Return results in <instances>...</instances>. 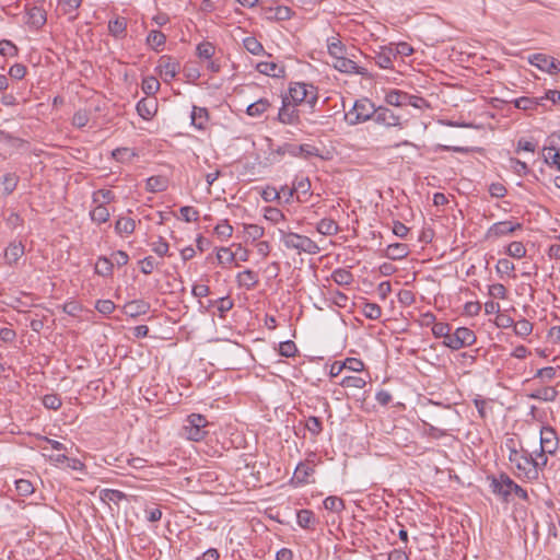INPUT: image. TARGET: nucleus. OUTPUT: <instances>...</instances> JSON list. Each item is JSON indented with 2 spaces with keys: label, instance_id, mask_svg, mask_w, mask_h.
Instances as JSON below:
<instances>
[{
  "label": "nucleus",
  "instance_id": "1",
  "mask_svg": "<svg viewBox=\"0 0 560 560\" xmlns=\"http://www.w3.org/2000/svg\"><path fill=\"white\" fill-rule=\"evenodd\" d=\"M505 446L509 450V460L517 470V477L529 481L537 480L536 470L530 468V454L526 450L517 451L514 439H508Z\"/></svg>",
  "mask_w": 560,
  "mask_h": 560
},
{
  "label": "nucleus",
  "instance_id": "2",
  "mask_svg": "<svg viewBox=\"0 0 560 560\" xmlns=\"http://www.w3.org/2000/svg\"><path fill=\"white\" fill-rule=\"evenodd\" d=\"M278 233L280 241L288 249H294L299 254L305 253L308 255H316L320 252L319 246L308 236L282 229H278Z\"/></svg>",
  "mask_w": 560,
  "mask_h": 560
},
{
  "label": "nucleus",
  "instance_id": "3",
  "mask_svg": "<svg viewBox=\"0 0 560 560\" xmlns=\"http://www.w3.org/2000/svg\"><path fill=\"white\" fill-rule=\"evenodd\" d=\"M385 102L387 105L395 107L412 106L418 109L429 108L428 101L418 95H411L405 91L392 89L385 94Z\"/></svg>",
  "mask_w": 560,
  "mask_h": 560
},
{
  "label": "nucleus",
  "instance_id": "4",
  "mask_svg": "<svg viewBox=\"0 0 560 560\" xmlns=\"http://www.w3.org/2000/svg\"><path fill=\"white\" fill-rule=\"evenodd\" d=\"M283 97H289V102L298 106L305 103L313 108L318 101L316 89L302 82L292 83L289 93Z\"/></svg>",
  "mask_w": 560,
  "mask_h": 560
},
{
  "label": "nucleus",
  "instance_id": "5",
  "mask_svg": "<svg viewBox=\"0 0 560 560\" xmlns=\"http://www.w3.org/2000/svg\"><path fill=\"white\" fill-rule=\"evenodd\" d=\"M376 107L369 98L357 100L352 108L346 113L345 119L351 126L368 121L374 118Z\"/></svg>",
  "mask_w": 560,
  "mask_h": 560
},
{
  "label": "nucleus",
  "instance_id": "6",
  "mask_svg": "<svg viewBox=\"0 0 560 560\" xmlns=\"http://www.w3.org/2000/svg\"><path fill=\"white\" fill-rule=\"evenodd\" d=\"M209 422L205 416L200 413H191L187 417L186 423L183 427V436L187 440L199 442L203 440L208 433L206 428Z\"/></svg>",
  "mask_w": 560,
  "mask_h": 560
},
{
  "label": "nucleus",
  "instance_id": "7",
  "mask_svg": "<svg viewBox=\"0 0 560 560\" xmlns=\"http://www.w3.org/2000/svg\"><path fill=\"white\" fill-rule=\"evenodd\" d=\"M277 153L279 155H290L293 158H303V159H310L313 156H319L320 150L316 148L315 145L305 143V144H294V143H283L277 149Z\"/></svg>",
  "mask_w": 560,
  "mask_h": 560
},
{
  "label": "nucleus",
  "instance_id": "8",
  "mask_svg": "<svg viewBox=\"0 0 560 560\" xmlns=\"http://www.w3.org/2000/svg\"><path fill=\"white\" fill-rule=\"evenodd\" d=\"M476 339L477 337L471 329L458 327L448 338V342H443V345L452 350H459L474 345Z\"/></svg>",
  "mask_w": 560,
  "mask_h": 560
},
{
  "label": "nucleus",
  "instance_id": "9",
  "mask_svg": "<svg viewBox=\"0 0 560 560\" xmlns=\"http://www.w3.org/2000/svg\"><path fill=\"white\" fill-rule=\"evenodd\" d=\"M180 70V63L172 56L163 55L158 60L156 71L164 82H171Z\"/></svg>",
  "mask_w": 560,
  "mask_h": 560
},
{
  "label": "nucleus",
  "instance_id": "10",
  "mask_svg": "<svg viewBox=\"0 0 560 560\" xmlns=\"http://www.w3.org/2000/svg\"><path fill=\"white\" fill-rule=\"evenodd\" d=\"M528 61L532 66L549 74L557 75L560 72V62L556 58L545 54H534L528 57Z\"/></svg>",
  "mask_w": 560,
  "mask_h": 560
},
{
  "label": "nucleus",
  "instance_id": "11",
  "mask_svg": "<svg viewBox=\"0 0 560 560\" xmlns=\"http://www.w3.org/2000/svg\"><path fill=\"white\" fill-rule=\"evenodd\" d=\"M556 138H560V131L552 133L548 138V145L544 147L542 155L547 165L556 167L558 171H560V149L558 148L560 143L556 141Z\"/></svg>",
  "mask_w": 560,
  "mask_h": 560
},
{
  "label": "nucleus",
  "instance_id": "12",
  "mask_svg": "<svg viewBox=\"0 0 560 560\" xmlns=\"http://www.w3.org/2000/svg\"><path fill=\"white\" fill-rule=\"evenodd\" d=\"M522 224L513 221H501L493 223L488 231L486 232L487 240H495L509 234L514 233L515 231L522 230Z\"/></svg>",
  "mask_w": 560,
  "mask_h": 560
},
{
  "label": "nucleus",
  "instance_id": "13",
  "mask_svg": "<svg viewBox=\"0 0 560 560\" xmlns=\"http://www.w3.org/2000/svg\"><path fill=\"white\" fill-rule=\"evenodd\" d=\"M513 480L506 475L501 474L499 477H492L490 488L494 494L502 498L504 502H509L512 493Z\"/></svg>",
  "mask_w": 560,
  "mask_h": 560
},
{
  "label": "nucleus",
  "instance_id": "14",
  "mask_svg": "<svg viewBox=\"0 0 560 560\" xmlns=\"http://www.w3.org/2000/svg\"><path fill=\"white\" fill-rule=\"evenodd\" d=\"M559 447V439L557 432L551 427H542L540 430V448L541 452H548L549 455H555Z\"/></svg>",
  "mask_w": 560,
  "mask_h": 560
},
{
  "label": "nucleus",
  "instance_id": "15",
  "mask_svg": "<svg viewBox=\"0 0 560 560\" xmlns=\"http://www.w3.org/2000/svg\"><path fill=\"white\" fill-rule=\"evenodd\" d=\"M373 120L377 125H382L385 127H399L402 128L400 116L396 115L392 109L385 106H378L375 109Z\"/></svg>",
  "mask_w": 560,
  "mask_h": 560
},
{
  "label": "nucleus",
  "instance_id": "16",
  "mask_svg": "<svg viewBox=\"0 0 560 560\" xmlns=\"http://www.w3.org/2000/svg\"><path fill=\"white\" fill-rule=\"evenodd\" d=\"M278 119L287 125L300 124L299 110L294 104L289 102V97H282V106L279 109Z\"/></svg>",
  "mask_w": 560,
  "mask_h": 560
},
{
  "label": "nucleus",
  "instance_id": "17",
  "mask_svg": "<svg viewBox=\"0 0 560 560\" xmlns=\"http://www.w3.org/2000/svg\"><path fill=\"white\" fill-rule=\"evenodd\" d=\"M334 68L343 73H355L366 75L368 70L363 67H359L353 60L346 58L343 55L334 59Z\"/></svg>",
  "mask_w": 560,
  "mask_h": 560
},
{
  "label": "nucleus",
  "instance_id": "18",
  "mask_svg": "<svg viewBox=\"0 0 560 560\" xmlns=\"http://www.w3.org/2000/svg\"><path fill=\"white\" fill-rule=\"evenodd\" d=\"M20 176L15 172H7L0 177V198L10 196L18 187Z\"/></svg>",
  "mask_w": 560,
  "mask_h": 560
},
{
  "label": "nucleus",
  "instance_id": "19",
  "mask_svg": "<svg viewBox=\"0 0 560 560\" xmlns=\"http://www.w3.org/2000/svg\"><path fill=\"white\" fill-rule=\"evenodd\" d=\"M139 116L145 120L151 119L158 112V101L155 97L141 98L136 106Z\"/></svg>",
  "mask_w": 560,
  "mask_h": 560
},
{
  "label": "nucleus",
  "instance_id": "20",
  "mask_svg": "<svg viewBox=\"0 0 560 560\" xmlns=\"http://www.w3.org/2000/svg\"><path fill=\"white\" fill-rule=\"evenodd\" d=\"M25 247L21 241L11 242L4 252V259L9 266H15L23 257Z\"/></svg>",
  "mask_w": 560,
  "mask_h": 560
},
{
  "label": "nucleus",
  "instance_id": "21",
  "mask_svg": "<svg viewBox=\"0 0 560 560\" xmlns=\"http://www.w3.org/2000/svg\"><path fill=\"white\" fill-rule=\"evenodd\" d=\"M47 21V14L46 11L38 7L33 5L27 10V25L34 30L42 28Z\"/></svg>",
  "mask_w": 560,
  "mask_h": 560
},
{
  "label": "nucleus",
  "instance_id": "22",
  "mask_svg": "<svg viewBox=\"0 0 560 560\" xmlns=\"http://www.w3.org/2000/svg\"><path fill=\"white\" fill-rule=\"evenodd\" d=\"M314 460L306 459L300 463L294 470V480L299 485L310 483V477L314 474Z\"/></svg>",
  "mask_w": 560,
  "mask_h": 560
},
{
  "label": "nucleus",
  "instance_id": "23",
  "mask_svg": "<svg viewBox=\"0 0 560 560\" xmlns=\"http://www.w3.org/2000/svg\"><path fill=\"white\" fill-rule=\"evenodd\" d=\"M396 59L393 45L383 46L378 51L375 52V63L382 69L393 68V61Z\"/></svg>",
  "mask_w": 560,
  "mask_h": 560
},
{
  "label": "nucleus",
  "instance_id": "24",
  "mask_svg": "<svg viewBox=\"0 0 560 560\" xmlns=\"http://www.w3.org/2000/svg\"><path fill=\"white\" fill-rule=\"evenodd\" d=\"M256 70L272 78H284L285 67L273 61H261L256 66Z\"/></svg>",
  "mask_w": 560,
  "mask_h": 560
},
{
  "label": "nucleus",
  "instance_id": "25",
  "mask_svg": "<svg viewBox=\"0 0 560 560\" xmlns=\"http://www.w3.org/2000/svg\"><path fill=\"white\" fill-rule=\"evenodd\" d=\"M149 310L150 304L143 300H133L124 305V313L132 318L147 314Z\"/></svg>",
  "mask_w": 560,
  "mask_h": 560
},
{
  "label": "nucleus",
  "instance_id": "26",
  "mask_svg": "<svg viewBox=\"0 0 560 560\" xmlns=\"http://www.w3.org/2000/svg\"><path fill=\"white\" fill-rule=\"evenodd\" d=\"M190 118L192 126L199 130H203L209 120V113L205 107L192 106Z\"/></svg>",
  "mask_w": 560,
  "mask_h": 560
},
{
  "label": "nucleus",
  "instance_id": "27",
  "mask_svg": "<svg viewBox=\"0 0 560 560\" xmlns=\"http://www.w3.org/2000/svg\"><path fill=\"white\" fill-rule=\"evenodd\" d=\"M236 279L238 281V284L241 287L246 288L247 290L254 289L259 282L257 272H255L250 269H246V270L240 272L236 276Z\"/></svg>",
  "mask_w": 560,
  "mask_h": 560
},
{
  "label": "nucleus",
  "instance_id": "28",
  "mask_svg": "<svg viewBox=\"0 0 560 560\" xmlns=\"http://www.w3.org/2000/svg\"><path fill=\"white\" fill-rule=\"evenodd\" d=\"M108 32L115 38H124L127 34V20L125 18H116L108 22Z\"/></svg>",
  "mask_w": 560,
  "mask_h": 560
},
{
  "label": "nucleus",
  "instance_id": "29",
  "mask_svg": "<svg viewBox=\"0 0 560 560\" xmlns=\"http://www.w3.org/2000/svg\"><path fill=\"white\" fill-rule=\"evenodd\" d=\"M558 396V390L556 387L546 386L542 388H538L533 393L528 394V397L532 399L542 400V401H553Z\"/></svg>",
  "mask_w": 560,
  "mask_h": 560
},
{
  "label": "nucleus",
  "instance_id": "30",
  "mask_svg": "<svg viewBox=\"0 0 560 560\" xmlns=\"http://www.w3.org/2000/svg\"><path fill=\"white\" fill-rule=\"evenodd\" d=\"M409 254L408 246L402 243H394L387 246L386 257L392 260H399L407 257Z\"/></svg>",
  "mask_w": 560,
  "mask_h": 560
},
{
  "label": "nucleus",
  "instance_id": "31",
  "mask_svg": "<svg viewBox=\"0 0 560 560\" xmlns=\"http://www.w3.org/2000/svg\"><path fill=\"white\" fill-rule=\"evenodd\" d=\"M542 98L522 96L513 101L514 106L522 110H533L541 105Z\"/></svg>",
  "mask_w": 560,
  "mask_h": 560
},
{
  "label": "nucleus",
  "instance_id": "32",
  "mask_svg": "<svg viewBox=\"0 0 560 560\" xmlns=\"http://www.w3.org/2000/svg\"><path fill=\"white\" fill-rule=\"evenodd\" d=\"M316 230L322 235L331 236L338 233L339 226L335 220L325 218L317 223Z\"/></svg>",
  "mask_w": 560,
  "mask_h": 560
},
{
  "label": "nucleus",
  "instance_id": "33",
  "mask_svg": "<svg viewBox=\"0 0 560 560\" xmlns=\"http://www.w3.org/2000/svg\"><path fill=\"white\" fill-rule=\"evenodd\" d=\"M298 524L305 529L314 528L316 525V518L311 510H300L296 514Z\"/></svg>",
  "mask_w": 560,
  "mask_h": 560
},
{
  "label": "nucleus",
  "instance_id": "34",
  "mask_svg": "<svg viewBox=\"0 0 560 560\" xmlns=\"http://www.w3.org/2000/svg\"><path fill=\"white\" fill-rule=\"evenodd\" d=\"M548 452H541V448H539L538 452L535 453V457H533V455L530 454V457H529V462L530 463V468H534L536 470V475H537V479L539 478V471H542L545 469V467L547 466V463H548V457H547Z\"/></svg>",
  "mask_w": 560,
  "mask_h": 560
},
{
  "label": "nucleus",
  "instance_id": "35",
  "mask_svg": "<svg viewBox=\"0 0 560 560\" xmlns=\"http://www.w3.org/2000/svg\"><path fill=\"white\" fill-rule=\"evenodd\" d=\"M167 188V179L163 176H151L145 182V189L150 192L164 191Z\"/></svg>",
  "mask_w": 560,
  "mask_h": 560
},
{
  "label": "nucleus",
  "instance_id": "36",
  "mask_svg": "<svg viewBox=\"0 0 560 560\" xmlns=\"http://www.w3.org/2000/svg\"><path fill=\"white\" fill-rule=\"evenodd\" d=\"M270 107V102L267 98H260L247 106L246 113L252 117L261 116Z\"/></svg>",
  "mask_w": 560,
  "mask_h": 560
},
{
  "label": "nucleus",
  "instance_id": "37",
  "mask_svg": "<svg viewBox=\"0 0 560 560\" xmlns=\"http://www.w3.org/2000/svg\"><path fill=\"white\" fill-rule=\"evenodd\" d=\"M114 262L105 256L98 257L95 264V272L103 277L112 276Z\"/></svg>",
  "mask_w": 560,
  "mask_h": 560
},
{
  "label": "nucleus",
  "instance_id": "38",
  "mask_svg": "<svg viewBox=\"0 0 560 560\" xmlns=\"http://www.w3.org/2000/svg\"><path fill=\"white\" fill-rule=\"evenodd\" d=\"M136 229V222L131 218L121 217L115 223V231L118 234H131Z\"/></svg>",
  "mask_w": 560,
  "mask_h": 560
},
{
  "label": "nucleus",
  "instance_id": "39",
  "mask_svg": "<svg viewBox=\"0 0 560 560\" xmlns=\"http://www.w3.org/2000/svg\"><path fill=\"white\" fill-rule=\"evenodd\" d=\"M331 279L339 285H349L353 281V275L343 268H338L332 271Z\"/></svg>",
  "mask_w": 560,
  "mask_h": 560
},
{
  "label": "nucleus",
  "instance_id": "40",
  "mask_svg": "<svg viewBox=\"0 0 560 560\" xmlns=\"http://www.w3.org/2000/svg\"><path fill=\"white\" fill-rule=\"evenodd\" d=\"M82 0H59V8L65 14L69 15L70 20L77 18L75 11L81 5Z\"/></svg>",
  "mask_w": 560,
  "mask_h": 560
},
{
  "label": "nucleus",
  "instance_id": "41",
  "mask_svg": "<svg viewBox=\"0 0 560 560\" xmlns=\"http://www.w3.org/2000/svg\"><path fill=\"white\" fill-rule=\"evenodd\" d=\"M90 217L93 222L102 224L108 221L109 211L103 203H100L90 212Z\"/></svg>",
  "mask_w": 560,
  "mask_h": 560
},
{
  "label": "nucleus",
  "instance_id": "42",
  "mask_svg": "<svg viewBox=\"0 0 560 560\" xmlns=\"http://www.w3.org/2000/svg\"><path fill=\"white\" fill-rule=\"evenodd\" d=\"M165 42L166 36L160 31L152 30L148 34L147 43L154 50H159L160 47L164 46Z\"/></svg>",
  "mask_w": 560,
  "mask_h": 560
},
{
  "label": "nucleus",
  "instance_id": "43",
  "mask_svg": "<svg viewBox=\"0 0 560 560\" xmlns=\"http://www.w3.org/2000/svg\"><path fill=\"white\" fill-rule=\"evenodd\" d=\"M196 51L199 58L210 60L215 52V46L205 40L197 45Z\"/></svg>",
  "mask_w": 560,
  "mask_h": 560
},
{
  "label": "nucleus",
  "instance_id": "44",
  "mask_svg": "<svg viewBox=\"0 0 560 560\" xmlns=\"http://www.w3.org/2000/svg\"><path fill=\"white\" fill-rule=\"evenodd\" d=\"M141 89L148 97H153V95L160 90V82L154 77H147L142 80Z\"/></svg>",
  "mask_w": 560,
  "mask_h": 560
},
{
  "label": "nucleus",
  "instance_id": "45",
  "mask_svg": "<svg viewBox=\"0 0 560 560\" xmlns=\"http://www.w3.org/2000/svg\"><path fill=\"white\" fill-rule=\"evenodd\" d=\"M432 334L435 338H443V342H448L451 338V326L447 323H435L432 326Z\"/></svg>",
  "mask_w": 560,
  "mask_h": 560
},
{
  "label": "nucleus",
  "instance_id": "46",
  "mask_svg": "<svg viewBox=\"0 0 560 560\" xmlns=\"http://www.w3.org/2000/svg\"><path fill=\"white\" fill-rule=\"evenodd\" d=\"M264 218L273 224L285 221L284 213L280 209L273 207H266L264 209Z\"/></svg>",
  "mask_w": 560,
  "mask_h": 560
},
{
  "label": "nucleus",
  "instance_id": "47",
  "mask_svg": "<svg viewBox=\"0 0 560 560\" xmlns=\"http://www.w3.org/2000/svg\"><path fill=\"white\" fill-rule=\"evenodd\" d=\"M513 329H514L515 335H517L518 337L525 338L532 334L533 324L529 320L522 318V319L517 320L516 323H514Z\"/></svg>",
  "mask_w": 560,
  "mask_h": 560
},
{
  "label": "nucleus",
  "instance_id": "48",
  "mask_svg": "<svg viewBox=\"0 0 560 560\" xmlns=\"http://www.w3.org/2000/svg\"><path fill=\"white\" fill-rule=\"evenodd\" d=\"M526 252V247L522 242H512L506 247V254L515 259L525 257Z\"/></svg>",
  "mask_w": 560,
  "mask_h": 560
},
{
  "label": "nucleus",
  "instance_id": "49",
  "mask_svg": "<svg viewBox=\"0 0 560 560\" xmlns=\"http://www.w3.org/2000/svg\"><path fill=\"white\" fill-rule=\"evenodd\" d=\"M101 499L104 502L118 503L126 498L125 493L115 489H103L100 493Z\"/></svg>",
  "mask_w": 560,
  "mask_h": 560
},
{
  "label": "nucleus",
  "instance_id": "50",
  "mask_svg": "<svg viewBox=\"0 0 560 560\" xmlns=\"http://www.w3.org/2000/svg\"><path fill=\"white\" fill-rule=\"evenodd\" d=\"M324 508L331 512H341L345 509V501L341 498L330 495L324 500Z\"/></svg>",
  "mask_w": 560,
  "mask_h": 560
},
{
  "label": "nucleus",
  "instance_id": "51",
  "mask_svg": "<svg viewBox=\"0 0 560 560\" xmlns=\"http://www.w3.org/2000/svg\"><path fill=\"white\" fill-rule=\"evenodd\" d=\"M363 315L369 319H378L382 316V308L376 303L365 302L362 308Z\"/></svg>",
  "mask_w": 560,
  "mask_h": 560
},
{
  "label": "nucleus",
  "instance_id": "52",
  "mask_svg": "<svg viewBox=\"0 0 560 560\" xmlns=\"http://www.w3.org/2000/svg\"><path fill=\"white\" fill-rule=\"evenodd\" d=\"M113 158L120 162L126 163L130 162L132 158H135L137 154L133 150L129 148H117L112 153Z\"/></svg>",
  "mask_w": 560,
  "mask_h": 560
},
{
  "label": "nucleus",
  "instance_id": "53",
  "mask_svg": "<svg viewBox=\"0 0 560 560\" xmlns=\"http://www.w3.org/2000/svg\"><path fill=\"white\" fill-rule=\"evenodd\" d=\"M211 304L217 305L219 316L221 318H223L225 316V313L229 312L234 305V303L230 296L219 298L218 300H215L213 302L211 301Z\"/></svg>",
  "mask_w": 560,
  "mask_h": 560
},
{
  "label": "nucleus",
  "instance_id": "54",
  "mask_svg": "<svg viewBox=\"0 0 560 560\" xmlns=\"http://www.w3.org/2000/svg\"><path fill=\"white\" fill-rule=\"evenodd\" d=\"M305 429L313 435L317 436L323 431V424L319 418L311 416L305 421Z\"/></svg>",
  "mask_w": 560,
  "mask_h": 560
},
{
  "label": "nucleus",
  "instance_id": "55",
  "mask_svg": "<svg viewBox=\"0 0 560 560\" xmlns=\"http://www.w3.org/2000/svg\"><path fill=\"white\" fill-rule=\"evenodd\" d=\"M243 45L245 49L253 55H260L264 51V47L257 38L249 36L244 38Z\"/></svg>",
  "mask_w": 560,
  "mask_h": 560
},
{
  "label": "nucleus",
  "instance_id": "56",
  "mask_svg": "<svg viewBox=\"0 0 560 560\" xmlns=\"http://www.w3.org/2000/svg\"><path fill=\"white\" fill-rule=\"evenodd\" d=\"M244 232L248 238L257 241L264 236L265 229L258 224H245Z\"/></svg>",
  "mask_w": 560,
  "mask_h": 560
},
{
  "label": "nucleus",
  "instance_id": "57",
  "mask_svg": "<svg viewBox=\"0 0 560 560\" xmlns=\"http://www.w3.org/2000/svg\"><path fill=\"white\" fill-rule=\"evenodd\" d=\"M340 385L346 388H363L366 385V381L360 376H346L340 382Z\"/></svg>",
  "mask_w": 560,
  "mask_h": 560
},
{
  "label": "nucleus",
  "instance_id": "58",
  "mask_svg": "<svg viewBox=\"0 0 560 560\" xmlns=\"http://www.w3.org/2000/svg\"><path fill=\"white\" fill-rule=\"evenodd\" d=\"M296 352L298 348L293 341L287 340L279 343V354L281 357L292 358L296 354Z\"/></svg>",
  "mask_w": 560,
  "mask_h": 560
},
{
  "label": "nucleus",
  "instance_id": "59",
  "mask_svg": "<svg viewBox=\"0 0 560 560\" xmlns=\"http://www.w3.org/2000/svg\"><path fill=\"white\" fill-rule=\"evenodd\" d=\"M16 492L22 497H27L34 492V487L31 481L26 479H19L15 481Z\"/></svg>",
  "mask_w": 560,
  "mask_h": 560
},
{
  "label": "nucleus",
  "instance_id": "60",
  "mask_svg": "<svg viewBox=\"0 0 560 560\" xmlns=\"http://www.w3.org/2000/svg\"><path fill=\"white\" fill-rule=\"evenodd\" d=\"M61 399L56 394H48L43 397V405L47 409L57 410L61 407Z\"/></svg>",
  "mask_w": 560,
  "mask_h": 560
},
{
  "label": "nucleus",
  "instance_id": "61",
  "mask_svg": "<svg viewBox=\"0 0 560 560\" xmlns=\"http://www.w3.org/2000/svg\"><path fill=\"white\" fill-rule=\"evenodd\" d=\"M343 50H345V47L339 39L331 38V40L328 42V52L334 59L343 55Z\"/></svg>",
  "mask_w": 560,
  "mask_h": 560
},
{
  "label": "nucleus",
  "instance_id": "62",
  "mask_svg": "<svg viewBox=\"0 0 560 560\" xmlns=\"http://www.w3.org/2000/svg\"><path fill=\"white\" fill-rule=\"evenodd\" d=\"M182 218L186 222H196L199 219V212L194 207L184 206L179 209Z\"/></svg>",
  "mask_w": 560,
  "mask_h": 560
},
{
  "label": "nucleus",
  "instance_id": "63",
  "mask_svg": "<svg viewBox=\"0 0 560 560\" xmlns=\"http://www.w3.org/2000/svg\"><path fill=\"white\" fill-rule=\"evenodd\" d=\"M18 54L16 46L8 39L0 40V55L4 57H13Z\"/></svg>",
  "mask_w": 560,
  "mask_h": 560
},
{
  "label": "nucleus",
  "instance_id": "64",
  "mask_svg": "<svg viewBox=\"0 0 560 560\" xmlns=\"http://www.w3.org/2000/svg\"><path fill=\"white\" fill-rule=\"evenodd\" d=\"M152 250L160 257H164L168 253V243L160 236L158 241L151 244Z\"/></svg>",
  "mask_w": 560,
  "mask_h": 560
}]
</instances>
